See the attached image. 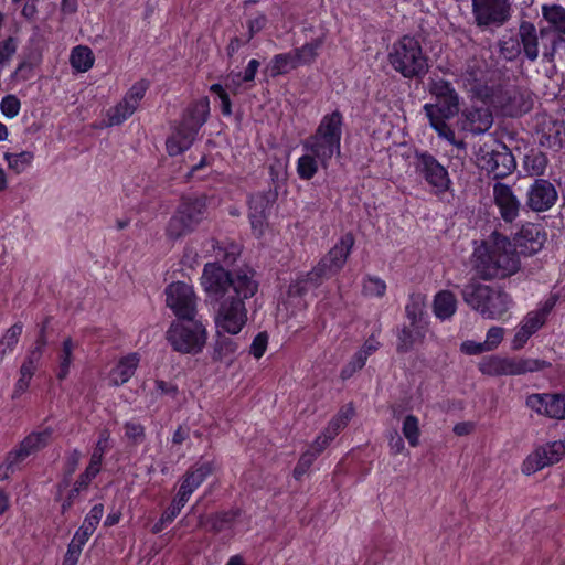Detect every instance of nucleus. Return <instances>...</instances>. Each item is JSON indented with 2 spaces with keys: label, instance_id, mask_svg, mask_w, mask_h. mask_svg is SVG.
<instances>
[{
  "label": "nucleus",
  "instance_id": "1",
  "mask_svg": "<svg viewBox=\"0 0 565 565\" xmlns=\"http://www.w3.org/2000/svg\"><path fill=\"white\" fill-rule=\"evenodd\" d=\"M257 273L249 266L226 269L218 262H207L203 266L200 285L206 301L214 303L232 294H246L254 288Z\"/></svg>",
  "mask_w": 565,
  "mask_h": 565
},
{
  "label": "nucleus",
  "instance_id": "2",
  "mask_svg": "<svg viewBox=\"0 0 565 565\" xmlns=\"http://www.w3.org/2000/svg\"><path fill=\"white\" fill-rule=\"evenodd\" d=\"M510 247V244L508 243ZM472 269L481 280L504 279L516 274L521 267L519 253L507 248L503 243L483 241L477 246L471 257Z\"/></svg>",
  "mask_w": 565,
  "mask_h": 565
},
{
  "label": "nucleus",
  "instance_id": "3",
  "mask_svg": "<svg viewBox=\"0 0 565 565\" xmlns=\"http://www.w3.org/2000/svg\"><path fill=\"white\" fill-rule=\"evenodd\" d=\"M209 97L191 102L182 111L179 120L171 125V134L166 140V150L170 157L188 151L194 143L201 128L210 117Z\"/></svg>",
  "mask_w": 565,
  "mask_h": 565
},
{
  "label": "nucleus",
  "instance_id": "4",
  "mask_svg": "<svg viewBox=\"0 0 565 565\" xmlns=\"http://www.w3.org/2000/svg\"><path fill=\"white\" fill-rule=\"evenodd\" d=\"M343 127L344 116L340 109L324 114L315 132L302 142L303 150L316 153L326 163L340 153Z\"/></svg>",
  "mask_w": 565,
  "mask_h": 565
},
{
  "label": "nucleus",
  "instance_id": "5",
  "mask_svg": "<svg viewBox=\"0 0 565 565\" xmlns=\"http://www.w3.org/2000/svg\"><path fill=\"white\" fill-rule=\"evenodd\" d=\"M391 66L404 78H423L429 70L428 56L419 40L409 34L395 41L388 52Z\"/></svg>",
  "mask_w": 565,
  "mask_h": 565
},
{
  "label": "nucleus",
  "instance_id": "6",
  "mask_svg": "<svg viewBox=\"0 0 565 565\" xmlns=\"http://www.w3.org/2000/svg\"><path fill=\"white\" fill-rule=\"evenodd\" d=\"M463 301L487 319H501L509 311L512 299L500 288L483 285L475 279L461 288Z\"/></svg>",
  "mask_w": 565,
  "mask_h": 565
},
{
  "label": "nucleus",
  "instance_id": "7",
  "mask_svg": "<svg viewBox=\"0 0 565 565\" xmlns=\"http://www.w3.org/2000/svg\"><path fill=\"white\" fill-rule=\"evenodd\" d=\"M207 204L204 193L182 195L166 226L167 237L178 241L194 232L207 215Z\"/></svg>",
  "mask_w": 565,
  "mask_h": 565
},
{
  "label": "nucleus",
  "instance_id": "8",
  "mask_svg": "<svg viewBox=\"0 0 565 565\" xmlns=\"http://www.w3.org/2000/svg\"><path fill=\"white\" fill-rule=\"evenodd\" d=\"M411 166L417 179L426 184L429 193L437 199L441 200L451 190L452 180L447 167L430 151L415 148Z\"/></svg>",
  "mask_w": 565,
  "mask_h": 565
},
{
  "label": "nucleus",
  "instance_id": "9",
  "mask_svg": "<svg viewBox=\"0 0 565 565\" xmlns=\"http://www.w3.org/2000/svg\"><path fill=\"white\" fill-rule=\"evenodd\" d=\"M54 429L50 426L42 430H32L17 446L9 450L0 463V481H6L21 471L29 457L46 448L53 437Z\"/></svg>",
  "mask_w": 565,
  "mask_h": 565
},
{
  "label": "nucleus",
  "instance_id": "10",
  "mask_svg": "<svg viewBox=\"0 0 565 565\" xmlns=\"http://www.w3.org/2000/svg\"><path fill=\"white\" fill-rule=\"evenodd\" d=\"M166 338L174 352L196 355L207 341L206 326L195 318L173 321L167 330Z\"/></svg>",
  "mask_w": 565,
  "mask_h": 565
},
{
  "label": "nucleus",
  "instance_id": "11",
  "mask_svg": "<svg viewBox=\"0 0 565 565\" xmlns=\"http://www.w3.org/2000/svg\"><path fill=\"white\" fill-rule=\"evenodd\" d=\"M259 289V282L255 284L246 296L242 294L227 295L226 298L216 301L215 326L217 330L231 335L238 334L247 323L248 310L246 301L253 298Z\"/></svg>",
  "mask_w": 565,
  "mask_h": 565
},
{
  "label": "nucleus",
  "instance_id": "12",
  "mask_svg": "<svg viewBox=\"0 0 565 565\" xmlns=\"http://www.w3.org/2000/svg\"><path fill=\"white\" fill-rule=\"evenodd\" d=\"M548 361L542 359L521 358V356H484L478 369L483 375L488 376H516L526 373H535L551 367Z\"/></svg>",
  "mask_w": 565,
  "mask_h": 565
},
{
  "label": "nucleus",
  "instance_id": "13",
  "mask_svg": "<svg viewBox=\"0 0 565 565\" xmlns=\"http://www.w3.org/2000/svg\"><path fill=\"white\" fill-rule=\"evenodd\" d=\"M480 168L494 180L504 179L515 168V160L510 149L502 142L484 143L478 153Z\"/></svg>",
  "mask_w": 565,
  "mask_h": 565
},
{
  "label": "nucleus",
  "instance_id": "14",
  "mask_svg": "<svg viewBox=\"0 0 565 565\" xmlns=\"http://www.w3.org/2000/svg\"><path fill=\"white\" fill-rule=\"evenodd\" d=\"M326 280L329 278L316 265L309 271L297 273L286 291L288 301L299 309H307L308 298L317 297Z\"/></svg>",
  "mask_w": 565,
  "mask_h": 565
},
{
  "label": "nucleus",
  "instance_id": "15",
  "mask_svg": "<svg viewBox=\"0 0 565 565\" xmlns=\"http://www.w3.org/2000/svg\"><path fill=\"white\" fill-rule=\"evenodd\" d=\"M471 12L476 26L481 30L501 28L512 17L511 0H471Z\"/></svg>",
  "mask_w": 565,
  "mask_h": 565
},
{
  "label": "nucleus",
  "instance_id": "16",
  "mask_svg": "<svg viewBox=\"0 0 565 565\" xmlns=\"http://www.w3.org/2000/svg\"><path fill=\"white\" fill-rule=\"evenodd\" d=\"M277 199L278 191L277 189H271V186L268 190L258 191L248 196V221L255 237L260 238L264 235L270 209Z\"/></svg>",
  "mask_w": 565,
  "mask_h": 565
},
{
  "label": "nucleus",
  "instance_id": "17",
  "mask_svg": "<svg viewBox=\"0 0 565 565\" xmlns=\"http://www.w3.org/2000/svg\"><path fill=\"white\" fill-rule=\"evenodd\" d=\"M242 514L243 510L234 507L200 516L199 524L213 535H220V541L223 544H228L236 535L235 526Z\"/></svg>",
  "mask_w": 565,
  "mask_h": 565
},
{
  "label": "nucleus",
  "instance_id": "18",
  "mask_svg": "<svg viewBox=\"0 0 565 565\" xmlns=\"http://www.w3.org/2000/svg\"><path fill=\"white\" fill-rule=\"evenodd\" d=\"M167 306L173 311L177 320L196 317V297L191 286L178 281L166 288Z\"/></svg>",
  "mask_w": 565,
  "mask_h": 565
},
{
  "label": "nucleus",
  "instance_id": "19",
  "mask_svg": "<svg viewBox=\"0 0 565 565\" xmlns=\"http://www.w3.org/2000/svg\"><path fill=\"white\" fill-rule=\"evenodd\" d=\"M355 244V237L352 232H347L334 244L330 250L322 256L316 264L329 279L338 275L344 267Z\"/></svg>",
  "mask_w": 565,
  "mask_h": 565
},
{
  "label": "nucleus",
  "instance_id": "20",
  "mask_svg": "<svg viewBox=\"0 0 565 565\" xmlns=\"http://www.w3.org/2000/svg\"><path fill=\"white\" fill-rule=\"evenodd\" d=\"M557 200L558 192L555 185L550 180L536 178L526 190L523 209L545 213L556 204Z\"/></svg>",
  "mask_w": 565,
  "mask_h": 565
},
{
  "label": "nucleus",
  "instance_id": "21",
  "mask_svg": "<svg viewBox=\"0 0 565 565\" xmlns=\"http://www.w3.org/2000/svg\"><path fill=\"white\" fill-rule=\"evenodd\" d=\"M429 93L436 103H428L434 113L444 117H455L459 113V95L449 81L439 78L429 83Z\"/></svg>",
  "mask_w": 565,
  "mask_h": 565
},
{
  "label": "nucleus",
  "instance_id": "22",
  "mask_svg": "<svg viewBox=\"0 0 565 565\" xmlns=\"http://www.w3.org/2000/svg\"><path fill=\"white\" fill-rule=\"evenodd\" d=\"M542 18L548 23L550 28L557 33L552 40L551 45L543 51V58L552 62L556 51L565 44V8L561 4H543Z\"/></svg>",
  "mask_w": 565,
  "mask_h": 565
},
{
  "label": "nucleus",
  "instance_id": "23",
  "mask_svg": "<svg viewBox=\"0 0 565 565\" xmlns=\"http://www.w3.org/2000/svg\"><path fill=\"white\" fill-rule=\"evenodd\" d=\"M554 303V301H546L541 309L530 311L524 317L512 340V350L519 351L525 347L529 339L545 324Z\"/></svg>",
  "mask_w": 565,
  "mask_h": 565
},
{
  "label": "nucleus",
  "instance_id": "24",
  "mask_svg": "<svg viewBox=\"0 0 565 565\" xmlns=\"http://www.w3.org/2000/svg\"><path fill=\"white\" fill-rule=\"evenodd\" d=\"M215 471L213 460L196 461L191 465L179 480V488L175 494L189 502L192 494L204 483Z\"/></svg>",
  "mask_w": 565,
  "mask_h": 565
},
{
  "label": "nucleus",
  "instance_id": "25",
  "mask_svg": "<svg viewBox=\"0 0 565 565\" xmlns=\"http://www.w3.org/2000/svg\"><path fill=\"white\" fill-rule=\"evenodd\" d=\"M525 405L539 415L565 419L564 393H533L526 397Z\"/></svg>",
  "mask_w": 565,
  "mask_h": 565
},
{
  "label": "nucleus",
  "instance_id": "26",
  "mask_svg": "<svg viewBox=\"0 0 565 565\" xmlns=\"http://www.w3.org/2000/svg\"><path fill=\"white\" fill-rule=\"evenodd\" d=\"M513 241L515 252L518 249L520 254L534 255L543 248L546 232L540 224L527 222L521 226Z\"/></svg>",
  "mask_w": 565,
  "mask_h": 565
},
{
  "label": "nucleus",
  "instance_id": "27",
  "mask_svg": "<svg viewBox=\"0 0 565 565\" xmlns=\"http://www.w3.org/2000/svg\"><path fill=\"white\" fill-rule=\"evenodd\" d=\"M493 194L501 218L505 223L515 221L523 206L512 189L508 184L498 182L493 188Z\"/></svg>",
  "mask_w": 565,
  "mask_h": 565
},
{
  "label": "nucleus",
  "instance_id": "28",
  "mask_svg": "<svg viewBox=\"0 0 565 565\" xmlns=\"http://www.w3.org/2000/svg\"><path fill=\"white\" fill-rule=\"evenodd\" d=\"M516 38L521 46V54L530 62H535L540 55L539 33L535 24L527 20H521Z\"/></svg>",
  "mask_w": 565,
  "mask_h": 565
},
{
  "label": "nucleus",
  "instance_id": "29",
  "mask_svg": "<svg viewBox=\"0 0 565 565\" xmlns=\"http://www.w3.org/2000/svg\"><path fill=\"white\" fill-rule=\"evenodd\" d=\"M140 363V355L137 352L121 356L117 364L110 370L109 384L118 387L130 381Z\"/></svg>",
  "mask_w": 565,
  "mask_h": 565
},
{
  "label": "nucleus",
  "instance_id": "30",
  "mask_svg": "<svg viewBox=\"0 0 565 565\" xmlns=\"http://www.w3.org/2000/svg\"><path fill=\"white\" fill-rule=\"evenodd\" d=\"M502 111L510 117H520L531 109L525 95L516 87L507 88L498 96Z\"/></svg>",
  "mask_w": 565,
  "mask_h": 565
},
{
  "label": "nucleus",
  "instance_id": "31",
  "mask_svg": "<svg viewBox=\"0 0 565 565\" xmlns=\"http://www.w3.org/2000/svg\"><path fill=\"white\" fill-rule=\"evenodd\" d=\"M230 335L231 334L227 335L226 332H222L221 330L216 331L211 354L214 362L226 363L227 365L233 363L239 345L237 340Z\"/></svg>",
  "mask_w": 565,
  "mask_h": 565
},
{
  "label": "nucleus",
  "instance_id": "32",
  "mask_svg": "<svg viewBox=\"0 0 565 565\" xmlns=\"http://www.w3.org/2000/svg\"><path fill=\"white\" fill-rule=\"evenodd\" d=\"M492 124V111L487 107H472L465 113L463 128L473 135L484 134Z\"/></svg>",
  "mask_w": 565,
  "mask_h": 565
},
{
  "label": "nucleus",
  "instance_id": "33",
  "mask_svg": "<svg viewBox=\"0 0 565 565\" xmlns=\"http://www.w3.org/2000/svg\"><path fill=\"white\" fill-rule=\"evenodd\" d=\"M458 301L455 294L444 289L435 294L433 299V312L440 321L449 320L457 311Z\"/></svg>",
  "mask_w": 565,
  "mask_h": 565
},
{
  "label": "nucleus",
  "instance_id": "34",
  "mask_svg": "<svg viewBox=\"0 0 565 565\" xmlns=\"http://www.w3.org/2000/svg\"><path fill=\"white\" fill-rule=\"evenodd\" d=\"M85 493L72 479L71 484L63 489L60 488V480L54 484V501L60 503L62 514L67 513Z\"/></svg>",
  "mask_w": 565,
  "mask_h": 565
},
{
  "label": "nucleus",
  "instance_id": "35",
  "mask_svg": "<svg viewBox=\"0 0 565 565\" xmlns=\"http://www.w3.org/2000/svg\"><path fill=\"white\" fill-rule=\"evenodd\" d=\"M326 36L320 35L306 42L302 46L291 50L297 68L302 65H311L318 57L320 49L324 44Z\"/></svg>",
  "mask_w": 565,
  "mask_h": 565
},
{
  "label": "nucleus",
  "instance_id": "36",
  "mask_svg": "<svg viewBox=\"0 0 565 565\" xmlns=\"http://www.w3.org/2000/svg\"><path fill=\"white\" fill-rule=\"evenodd\" d=\"M331 160H327L326 163L313 152H308L300 156L296 162V171L298 178L302 181L311 180L318 172L319 167L327 169Z\"/></svg>",
  "mask_w": 565,
  "mask_h": 565
},
{
  "label": "nucleus",
  "instance_id": "37",
  "mask_svg": "<svg viewBox=\"0 0 565 565\" xmlns=\"http://www.w3.org/2000/svg\"><path fill=\"white\" fill-rule=\"evenodd\" d=\"M424 113L429 120L430 127L437 132L438 137L447 140L449 143H456V134L454 129L447 124L448 119L452 117H444V114L433 111V107L429 104L423 106Z\"/></svg>",
  "mask_w": 565,
  "mask_h": 565
},
{
  "label": "nucleus",
  "instance_id": "38",
  "mask_svg": "<svg viewBox=\"0 0 565 565\" xmlns=\"http://www.w3.org/2000/svg\"><path fill=\"white\" fill-rule=\"evenodd\" d=\"M75 343L71 337L63 340L60 351L57 352V366L55 369V376L60 382H63L70 375L71 366L73 364Z\"/></svg>",
  "mask_w": 565,
  "mask_h": 565
},
{
  "label": "nucleus",
  "instance_id": "39",
  "mask_svg": "<svg viewBox=\"0 0 565 565\" xmlns=\"http://www.w3.org/2000/svg\"><path fill=\"white\" fill-rule=\"evenodd\" d=\"M296 68L297 66L294 61L292 53L289 51L286 53L275 54L263 70V73L267 77L277 78L278 76L286 75Z\"/></svg>",
  "mask_w": 565,
  "mask_h": 565
},
{
  "label": "nucleus",
  "instance_id": "40",
  "mask_svg": "<svg viewBox=\"0 0 565 565\" xmlns=\"http://www.w3.org/2000/svg\"><path fill=\"white\" fill-rule=\"evenodd\" d=\"M355 416V407L352 402L342 405L337 414L328 422L323 430L331 435L333 438L344 430L352 418Z\"/></svg>",
  "mask_w": 565,
  "mask_h": 565
},
{
  "label": "nucleus",
  "instance_id": "41",
  "mask_svg": "<svg viewBox=\"0 0 565 565\" xmlns=\"http://www.w3.org/2000/svg\"><path fill=\"white\" fill-rule=\"evenodd\" d=\"M405 316L411 327L427 329L428 321L425 317V302L420 295H411L405 305Z\"/></svg>",
  "mask_w": 565,
  "mask_h": 565
},
{
  "label": "nucleus",
  "instance_id": "42",
  "mask_svg": "<svg viewBox=\"0 0 565 565\" xmlns=\"http://www.w3.org/2000/svg\"><path fill=\"white\" fill-rule=\"evenodd\" d=\"M427 329L420 327L403 326L397 333L396 351L399 354L408 353L417 340L425 338Z\"/></svg>",
  "mask_w": 565,
  "mask_h": 565
},
{
  "label": "nucleus",
  "instance_id": "43",
  "mask_svg": "<svg viewBox=\"0 0 565 565\" xmlns=\"http://www.w3.org/2000/svg\"><path fill=\"white\" fill-rule=\"evenodd\" d=\"M215 260L226 266L233 265L241 255V246L233 241H216L213 244Z\"/></svg>",
  "mask_w": 565,
  "mask_h": 565
},
{
  "label": "nucleus",
  "instance_id": "44",
  "mask_svg": "<svg viewBox=\"0 0 565 565\" xmlns=\"http://www.w3.org/2000/svg\"><path fill=\"white\" fill-rule=\"evenodd\" d=\"M110 436L108 428H104L98 433V438L93 447L88 465L103 470L105 456L111 448Z\"/></svg>",
  "mask_w": 565,
  "mask_h": 565
},
{
  "label": "nucleus",
  "instance_id": "45",
  "mask_svg": "<svg viewBox=\"0 0 565 565\" xmlns=\"http://www.w3.org/2000/svg\"><path fill=\"white\" fill-rule=\"evenodd\" d=\"M94 63L95 56L88 46L77 45L72 49L70 64L74 71L85 73L93 67Z\"/></svg>",
  "mask_w": 565,
  "mask_h": 565
},
{
  "label": "nucleus",
  "instance_id": "46",
  "mask_svg": "<svg viewBox=\"0 0 565 565\" xmlns=\"http://www.w3.org/2000/svg\"><path fill=\"white\" fill-rule=\"evenodd\" d=\"M387 291L384 279L376 275L365 274L361 280V294L365 298L382 299Z\"/></svg>",
  "mask_w": 565,
  "mask_h": 565
},
{
  "label": "nucleus",
  "instance_id": "47",
  "mask_svg": "<svg viewBox=\"0 0 565 565\" xmlns=\"http://www.w3.org/2000/svg\"><path fill=\"white\" fill-rule=\"evenodd\" d=\"M23 331V323L18 321L13 323L1 337L0 339V364L2 363L4 356L15 349L19 339Z\"/></svg>",
  "mask_w": 565,
  "mask_h": 565
},
{
  "label": "nucleus",
  "instance_id": "48",
  "mask_svg": "<svg viewBox=\"0 0 565 565\" xmlns=\"http://www.w3.org/2000/svg\"><path fill=\"white\" fill-rule=\"evenodd\" d=\"M134 108L122 99L106 111L105 127H114L124 124L134 115Z\"/></svg>",
  "mask_w": 565,
  "mask_h": 565
},
{
  "label": "nucleus",
  "instance_id": "49",
  "mask_svg": "<svg viewBox=\"0 0 565 565\" xmlns=\"http://www.w3.org/2000/svg\"><path fill=\"white\" fill-rule=\"evenodd\" d=\"M547 164L548 158L546 153L542 151H531L524 157V168L531 175H543Z\"/></svg>",
  "mask_w": 565,
  "mask_h": 565
},
{
  "label": "nucleus",
  "instance_id": "50",
  "mask_svg": "<svg viewBox=\"0 0 565 565\" xmlns=\"http://www.w3.org/2000/svg\"><path fill=\"white\" fill-rule=\"evenodd\" d=\"M81 459L82 451L78 448H73L67 452L63 467V476L60 479L61 489L71 484V478L77 470Z\"/></svg>",
  "mask_w": 565,
  "mask_h": 565
},
{
  "label": "nucleus",
  "instance_id": "51",
  "mask_svg": "<svg viewBox=\"0 0 565 565\" xmlns=\"http://www.w3.org/2000/svg\"><path fill=\"white\" fill-rule=\"evenodd\" d=\"M149 88L150 81L142 78L132 84L124 95L122 100L127 102L128 106L132 107L134 111H136Z\"/></svg>",
  "mask_w": 565,
  "mask_h": 565
},
{
  "label": "nucleus",
  "instance_id": "52",
  "mask_svg": "<svg viewBox=\"0 0 565 565\" xmlns=\"http://www.w3.org/2000/svg\"><path fill=\"white\" fill-rule=\"evenodd\" d=\"M543 461H547V466L557 463L565 455V440H555L536 448Z\"/></svg>",
  "mask_w": 565,
  "mask_h": 565
},
{
  "label": "nucleus",
  "instance_id": "53",
  "mask_svg": "<svg viewBox=\"0 0 565 565\" xmlns=\"http://www.w3.org/2000/svg\"><path fill=\"white\" fill-rule=\"evenodd\" d=\"M8 167L17 174L23 173L33 162L34 153L32 151H21L19 153H4Z\"/></svg>",
  "mask_w": 565,
  "mask_h": 565
},
{
  "label": "nucleus",
  "instance_id": "54",
  "mask_svg": "<svg viewBox=\"0 0 565 565\" xmlns=\"http://www.w3.org/2000/svg\"><path fill=\"white\" fill-rule=\"evenodd\" d=\"M402 431L412 447H416L419 443V423L415 415H407L403 420Z\"/></svg>",
  "mask_w": 565,
  "mask_h": 565
},
{
  "label": "nucleus",
  "instance_id": "55",
  "mask_svg": "<svg viewBox=\"0 0 565 565\" xmlns=\"http://www.w3.org/2000/svg\"><path fill=\"white\" fill-rule=\"evenodd\" d=\"M318 459L315 454L306 449L299 457L294 470L292 477L295 480H302L303 476L307 475L312 467L313 462Z\"/></svg>",
  "mask_w": 565,
  "mask_h": 565
},
{
  "label": "nucleus",
  "instance_id": "56",
  "mask_svg": "<svg viewBox=\"0 0 565 565\" xmlns=\"http://www.w3.org/2000/svg\"><path fill=\"white\" fill-rule=\"evenodd\" d=\"M499 51L507 61H515L521 55V46L516 35L500 40Z\"/></svg>",
  "mask_w": 565,
  "mask_h": 565
},
{
  "label": "nucleus",
  "instance_id": "57",
  "mask_svg": "<svg viewBox=\"0 0 565 565\" xmlns=\"http://www.w3.org/2000/svg\"><path fill=\"white\" fill-rule=\"evenodd\" d=\"M20 109L21 102L13 94L6 95L0 102V110L2 115L8 119L15 118L19 115Z\"/></svg>",
  "mask_w": 565,
  "mask_h": 565
},
{
  "label": "nucleus",
  "instance_id": "58",
  "mask_svg": "<svg viewBox=\"0 0 565 565\" xmlns=\"http://www.w3.org/2000/svg\"><path fill=\"white\" fill-rule=\"evenodd\" d=\"M34 76V64L30 60H22L10 75L11 82H26Z\"/></svg>",
  "mask_w": 565,
  "mask_h": 565
},
{
  "label": "nucleus",
  "instance_id": "59",
  "mask_svg": "<svg viewBox=\"0 0 565 565\" xmlns=\"http://www.w3.org/2000/svg\"><path fill=\"white\" fill-rule=\"evenodd\" d=\"M103 470L90 466L87 463L85 469L77 476V478L74 480V482L83 489L85 492H87L93 483V481L97 478V476Z\"/></svg>",
  "mask_w": 565,
  "mask_h": 565
},
{
  "label": "nucleus",
  "instance_id": "60",
  "mask_svg": "<svg viewBox=\"0 0 565 565\" xmlns=\"http://www.w3.org/2000/svg\"><path fill=\"white\" fill-rule=\"evenodd\" d=\"M124 428L126 438L134 445H139L145 440L146 428L143 425L135 422H126Z\"/></svg>",
  "mask_w": 565,
  "mask_h": 565
},
{
  "label": "nucleus",
  "instance_id": "61",
  "mask_svg": "<svg viewBox=\"0 0 565 565\" xmlns=\"http://www.w3.org/2000/svg\"><path fill=\"white\" fill-rule=\"evenodd\" d=\"M366 361L355 352L351 360L341 369L340 377L343 381L351 379L358 371L362 370Z\"/></svg>",
  "mask_w": 565,
  "mask_h": 565
},
{
  "label": "nucleus",
  "instance_id": "62",
  "mask_svg": "<svg viewBox=\"0 0 565 565\" xmlns=\"http://www.w3.org/2000/svg\"><path fill=\"white\" fill-rule=\"evenodd\" d=\"M188 501L175 494L170 505L161 513V518L170 525L181 513Z\"/></svg>",
  "mask_w": 565,
  "mask_h": 565
},
{
  "label": "nucleus",
  "instance_id": "63",
  "mask_svg": "<svg viewBox=\"0 0 565 565\" xmlns=\"http://www.w3.org/2000/svg\"><path fill=\"white\" fill-rule=\"evenodd\" d=\"M331 435L327 434L326 430H322L317 437L311 441L308 446V450L315 454V456L319 457L323 454V451L331 445L334 440Z\"/></svg>",
  "mask_w": 565,
  "mask_h": 565
},
{
  "label": "nucleus",
  "instance_id": "64",
  "mask_svg": "<svg viewBox=\"0 0 565 565\" xmlns=\"http://www.w3.org/2000/svg\"><path fill=\"white\" fill-rule=\"evenodd\" d=\"M269 335L266 331L258 332L250 344L249 353L256 359L259 360L264 356L267 347H268Z\"/></svg>",
  "mask_w": 565,
  "mask_h": 565
}]
</instances>
